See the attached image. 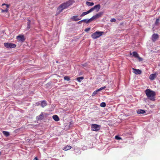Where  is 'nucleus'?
I'll use <instances>...</instances> for the list:
<instances>
[{"instance_id": "nucleus-1", "label": "nucleus", "mask_w": 160, "mask_h": 160, "mask_svg": "<svg viewBox=\"0 0 160 160\" xmlns=\"http://www.w3.org/2000/svg\"><path fill=\"white\" fill-rule=\"evenodd\" d=\"M74 2L73 0H69L61 4L58 8L57 13L59 14L63 10L68 8L69 6L72 5Z\"/></svg>"}, {"instance_id": "nucleus-2", "label": "nucleus", "mask_w": 160, "mask_h": 160, "mask_svg": "<svg viewBox=\"0 0 160 160\" xmlns=\"http://www.w3.org/2000/svg\"><path fill=\"white\" fill-rule=\"evenodd\" d=\"M145 93L148 99L152 101L155 100V93L154 91L147 89L145 90Z\"/></svg>"}, {"instance_id": "nucleus-3", "label": "nucleus", "mask_w": 160, "mask_h": 160, "mask_svg": "<svg viewBox=\"0 0 160 160\" xmlns=\"http://www.w3.org/2000/svg\"><path fill=\"white\" fill-rule=\"evenodd\" d=\"M103 33V32L96 31L92 34L91 37L92 38L96 39L102 36Z\"/></svg>"}, {"instance_id": "nucleus-4", "label": "nucleus", "mask_w": 160, "mask_h": 160, "mask_svg": "<svg viewBox=\"0 0 160 160\" xmlns=\"http://www.w3.org/2000/svg\"><path fill=\"white\" fill-rule=\"evenodd\" d=\"M101 127L100 125L96 124H92L91 125V129L92 131H99Z\"/></svg>"}, {"instance_id": "nucleus-5", "label": "nucleus", "mask_w": 160, "mask_h": 160, "mask_svg": "<svg viewBox=\"0 0 160 160\" xmlns=\"http://www.w3.org/2000/svg\"><path fill=\"white\" fill-rule=\"evenodd\" d=\"M4 46L7 48H15L16 45L12 43L5 42L4 43Z\"/></svg>"}, {"instance_id": "nucleus-6", "label": "nucleus", "mask_w": 160, "mask_h": 160, "mask_svg": "<svg viewBox=\"0 0 160 160\" xmlns=\"http://www.w3.org/2000/svg\"><path fill=\"white\" fill-rule=\"evenodd\" d=\"M45 114V113L44 112H41V114L38 116H37L36 117V119L37 121H41L44 118V114Z\"/></svg>"}, {"instance_id": "nucleus-7", "label": "nucleus", "mask_w": 160, "mask_h": 160, "mask_svg": "<svg viewBox=\"0 0 160 160\" xmlns=\"http://www.w3.org/2000/svg\"><path fill=\"white\" fill-rule=\"evenodd\" d=\"M17 38L19 41L21 42H23L25 41V38L23 35H18L17 37Z\"/></svg>"}, {"instance_id": "nucleus-8", "label": "nucleus", "mask_w": 160, "mask_h": 160, "mask_svg": "<svg viewBox=\"0 0 160 160\" xmlns=\"http://www.w3.org/2000/svg\"><path fill=\"white\" fill-rule=\"evenodd\" d=\"M103 12H100L96 14L95 15L93 16L95 19L101 17Z\"/></svg>"}, {"instance_id": "nucleus-9", "label": "nucleus", "mask_w": 160, "mask_h": 160, "mask_svg": "<svg viewBox=\"0 0 160 160\" xmlns=\"http://www.w3.org/2000/svg\"><path fill=\"white\" fill-rule=\"evenodd\" d=\"M158 38V36L157 34H154L152 36V40L153 42L155 41Z\"/></svg>"}, {"instance_id": "nucleus-10", "label": "nucleus", "mask_w": 160, "mask_h": 160, "mask_svg": "<svg viewBox=\"0 0 160 160\" xmlns=\"http://www.w3.org/2000/svg\"><path fill=\"white\" fill-rule=\"evenodd\" d=\"M132 69L133 70V72L135 74L139 75L142 73V71L141 70L138 69H136L132 68Z\"/></svg>"}, {"instance_id": "nucleus-11", "label": "nucleus", "mask_w": 160, "mask_h": 160, "mask_svg": "<svg viewBox=\"0 0 160 160\" xmlns=\"http://www.w3.org/2000/svg\"><path fill=\"white\" fill-rule=\"evenodd\" d=\"M71 19L73 21H77L81 19V18L78 17V16L75 15L73 16L71 18Z\"/></svg>"}, {"instance_id": "nucleus-12", "label": "nucleus", "mask_w": 160, "mask_h": 160, "mask_svg": "<svg viewBox=\"0 0 160 160\" xmlns=\"http://www.w3.org/2000/svg\"><path fill=\"white\" fill-rule=\"evenodd\" d=\"M27 21H28V22H27V26L26 29L27 30H28L30 28L31 21L29 19V18L27 19Z\"/></svg>"}, {"instance_id": "nucleus-13", "label": "nucleus", "mask_w": 160, "mask_h": 160, "mask_svg": "<svg viewBox=\"0 0 160 160\" xmlns=\"http://www.w3.org/2000/svg\"><path fill=\"white\" fill-rule=\"evenodd\" d=\"M38 104H40L41 103V105L42 108H44L47 105V102L45 100H43L41 101V103L40 102V101L39 102H38Z\"/></svg>"}, {"instance_id": "nucleus-14", "label": "nucleus", "mask_w": 160, "mask_h": 160, "mask_svg": "<svg viewBox=\"0 0 160 160\" xmlns=\"http://www.w3.org/2000/svg\"><path fill=\"white\" fill-rule=\"evenodd\" d=\"M101 7V6L99 4H97L96 5H95L93 8L94 10H96V12H98L99 9H100Z\"/></svg>"}, {"instance_id": "nucleus-15", "label": "nucleus", "mask_w": 160, "mask_h": 160, "mask_svg": "<svg viewBox=\"0 0 160 160\" xmlns=\"http://www.w3.org/2000/svg\"><path fill=\"white\" fill-rule=\"evenodd\" d=\"M156 77V73H152L150 75L149 78L151 80H153Z\"/></svg>"}, {"instance_id": "nucleus-16", "label": "nucleus", "mask_w": 160, "mask_h": 160, "mask_svg": "<svg viewBox=\"0 0 160 160\" xmlns=\"http://www.w3.org/2000/svg\"><path fill=\"white\" fill-rule=\"evenodd\" d=\"M52 118L55 121L57 122L59 120V117L58 115H53Z\"/></svg>"}, {"instance_id": "nucleus-17", "label": "nucleus", "mask_w": 160, "mask_h": 160, "mask_svg": "<svg viewBox=\"0 0 160 160\" xmlns=\"http://www.w3.org/2000/svg\"><path fill=\"white\" fill-rule=\"evenodd\" d=\"M3 134L6 137H8L10 135V134L9 132L6 131H3L2 132Z\"/></svg>"}, {"instance_id": "nucleus-18", "label": "nucleus", "mask_w": 160, "mask_h": 160, "mask_svg": "<svg viewBox=\"0 0 160 160\" xmlns=\"http://www.w3.org/2000/svg\"><path fill=\"white\" fill-rule=\"evenodd\" d=\"M146 112L145 110L142 109H139L137 111V113L138 114H143Z\"/></svg>"}, {"instance_id": "nucleus-19", "label": "nucleus", "mask_w": 160, "mask_h": 160, "mask_svg": "<svg viewBox=\"0 0 160 160\" xmlns=\"http://www.w3.org/2000/svg\"><path fill=\"white\" fill-rule=\"evenodd\" d=\"M72 148V147L69 145H67L63 148V150L67 151L70 150Z\"/></svg>"}, {"instance_id": "nucleus-20", "label": "nucleus", "mask_w": 160, "mask_h": 160, "mask_svg": "<svg viewBox=\"0 0 160 160\" xmlns=\"http://www.w3.org/2000/svg\"><path fill=\"white\" fill-rule=\"evenodd\" d=\"M138 56L139 55L137 52L134 51L132 52V56L134 57L137 58L138 57Z\"/></svg>"}, {"instance_id": "nucleus-21", "label": "nucleus", "mask_w": 160, "mask_h": 160, "mask_svg": "<svg viewBox=\"0 0 160 160\" xmlns=\"http://www.w3.org/2000/svg\"><path fill=\"white\" fill-rule=\"evenodd\" d=\"M86 4L87 6H90L93 5L94 3L93 2H89L87 1L86 2Z\"/></svg>"}, {"instance_id": "nucleus-22", "label": "nucleus", "mask_w": 160, "mask_h": 160, "mask_svg": "<svg viewBox=\"0 0 160 160\" xmlns=\"http://www.w3.org/2000/svg\"><path fill=\"white\" fill-rule=\"evenodd\" d=\"M84 78L83 77H79L77 78V80L79 82H81V81Z\"/></svg>"}, {"instance_id": "nucleus-23", "label": "nucleus", "mask_w": 160, "mask_h": 160, "mask_svg": "<svg viewBox=\"0 0 160 160\" xmlns=\"http://www.w3.org/2000/svg\"><path fill=\"white\" fill-rule=\"evenodd\" d=\"M100 106L102 107H105L106 106V104L105 102H102L100 104Z\"/></svg>"}, {"instance_id": "nucleus-24", "label": "nucleus", "mask_w": 160, "mask_h": 160, "mask_svg": "<svg viewBox=\"0 0 160 160\" xmlns=\"http://www.w3.org/2000/svg\"><path fill=\"white\" fill-rule=\"evenodd\" d=\"M94 20H95L93 16L90 19H88V23L92 22Z\"/></svg>"}, {"instance_id": "nucleus-25", "label": "nucleus", "mask_w": 160, "mask_h": 160, "mask_svg": "<svg viewBox=\"0 0 160 160\" xmlns=\"http://www.w3.org/2000/svg\"><path fill=\"white\" fill-rule=\"evenodd\" d=\"M64 79L67 81H69L70 80V78L68 76H66L64 77Z\"/></svg>"}, {"instance_id": "nucleus-26", "label": "nucleus", "mask_w": 160, "mask_h": 160, "mask_svg": "<svg viewBox=\"0 0 160 160\" xmlns=\"http://www.w3.org/2000/svg\"><path fill=\"white\" fill-rule=\"evenodd\" d=\"M8 11V10L7 8H6L5 10H3L2 9H1V12L2 13H3L4 12H7Z\"/></svg>"}, {"instance_id": "nucleus-27", "label": "nucleus", "mask_w": 160, "mask_h": 160, "mask_svg": "<svg viewBox=\"0 0 160 160\" xmlns=\"http://www.w3.org/2000/svg\"><path fill=\"white\" fill-rule=\"evenodd\" d=\"M87 13L86 12H82L80 15V17H83L84 16L86 15H87Z\"/></svg>"}, {"instance_id": "nucleus-28", "label": "nucleus", "mask_w": 160, "mask_h": 160, "mask_svg": "<svg viewBox=\"0 0 160 160\" xmlns=\"http://www.w3.org/2000/svg\"><path fill=\"white\" fill-rule=\"evenodd\" d=\"M115 138L117 140L121 139L122 138L118 135H117L115 136Z\"/></svg>"}, {"instance_id": "nucleus-29", "label": "nucleus", "mask_w": 160, "mask_h": 160, "mask_svg": "<svg viewBox=\"0 0 160 160\" xmlns=\"http://www.w3.org/2000/svg\"><path fill=\"white\" fill-rule=\"evenodd\" d=\"M88 19H84L82 20V22H84L86 23H88Z\"/></svg>"}, {"instance_id": "nucleus-30", "label": "nucleus", "mask_w": 160, "mask_h": 160, "mask_svg": "<svg viewBox=\"0 0 160 160\" xmlns=\"http://www.w3.org/2000/svg\"><path fill=\"white\" fill-rule=\"evenodd\" d=\"M159 20H160L159 18H157L155 22V24L156 25H157L159 23Z\"/></svg>"}, {"instance_id": "nucleus-31", "label": "nucleus", "mask_w": 160, "mask_h": 160, "mask_svg": "<svg viewBox=\"0 0 160 160\" xmlns=\"http://www.w3.org/2000/svg\"><path fill=\"white\" fill-rule=\"evenodd\" d=\"M98 93V92H97V91H96V90L95 91H94L92 93V96H94L96 94H97Z\"/></svg>"}, {"instance_id": "nucleus-32", "label": "nucleus", "mask_w": 160, "mask_h": 160, "mask_svg": "<svg viewBox=\"0 0 160 160\" xmlns=\"http://www.w3.org/2000/svg\"><path fill=\"white\" fill-rule=\"evenodd\" d=\"M116 21V20L115 18H112L111 19L110 22H115Z\"/></svg>"}, {"instance_id": "nucleus-33", "label": "nucleus", "mask_w": 160, "mask_h": 160, "mask_svg": "<svg viewBox=\"0 0 160 160\" xmlns=\"http://www.w3.org/2000/svg\"><path fill=\"white\" fill-rule=\"evenodd\" d=\"M137 58H138L139 61V62L142 61L143 60L142 58H141L139 57V55L138 56V57H137Z\"/></svg>"}, {"instance_id": "nucleus-34", "label": "nucleus", "mask_w": 160, "mask_h": 160, "mask_svg": "<svg viewBox=\"0 0 160 160\" xmlns=\"http://www.w3.org/2000/svg\"><path fill=\"white\" fill-rule=\"evenodd\" d=\"M82 66L84 67H87L88 66V63L86 62L82 64Z\"/></svg>"}, {"instance_id": "nucleus-35", "label": "nucleus", "mask_w": 160, "mask_h": 160, "mask_svg": "<svg viewBox=\"0 0 160 160\" xmlns=\"http://www.w3.org/2000/svg\"><path fill=\"white\" fill-rule=\"evenodd\" d=\"M90 28H87L85 29V31L86 32H88L90 30Z\"/></svg>"}, {"instance_id": "nucleus-36", "label": "nucleus", "mask_w": 160, "mask_h": 160, "mask_svg": "<svg viewBox=\"0 0 160 160\" xmlns=\"http://www.w3.org/2000/svg\"><path fill=\"white\" fill-rule=\"evenodd\" d=\"M106 88V86H104L103 87L100 88L99 89H100V91H101V90L104 89H105Z\"/></svg>"}, {"instance_id": "nucleus-37", "label": "nucleus", "mask_w": 160, "mask_h": 160, "mask_svg": "<svg viewBox=\"0 0 160 160\" xmlns=\"http://www.w3.org/2000/svg\"><path fill=\"white\" fill-rule=\"evenodd\" d=\"M82 22V20L78 22L77 23L78 24H80Z\"/></svg>"}, {"instance_id": "nucleus-38", "label": "nucleus", "mask_w": 160, "mask_h": 160, "mask_svg": "<svg viewBox=\"0 0 160 160\" xmlns=\"http://www.w3.org/2000/svg\"><path fill=\"white\" fill-rule=\"evenodd\" d=\"M78 150H79V149L78 148H76V149H74L75 152H76V151H78Z\"/></svg>"}, {"instance_id": "nucleus-39", "label": "nucleus", "mask_w": 160, "mask_h": 160, "mask_svg": "<svg viewBox=\"0 0 160 160\" xmlns=\"http://www.w3.org/2000/svg\"><path fill=\"white\" fill-rule=\"evenodd\" d=\"M6 6L7 7V8L8 9V8H9V5L8 4H6Z\"/></svg>"}, {"instance_id": "nucleus-40", "label": "nucleus", "mask_w": 160, "mask_h": 160, "mask_svg": "<svg viewBox=\"0 0 160 160\" xmlns=\"http://www.w3.org/2000/svg\"><path fill=\"white\" fill-rule=\"evenodd\" d=\"M90 9V10H91V11L92 12V11H93L94 10V9H93V7L92 8H91V9Z\"/></svg>"}, {"instance_id": "nucleus-41", "label": "nucleus", "mask_w": 160, "mask_h": 160, "mask_svg": "<svg viewBox=\"0 0 160 160\" xmlns=\"http://www.w3.org/2000/svg\"><path fill=\"white\" fill-rule=\"evenodd\" d=\"M96 91H97V92L98 93V92L100 91H101L100 90V89L99 88V89H98L97 90H96Z\"/></svg>"}, {"instance_id": "nucleus-42", "label": "nucleus", "mask_w": 160, "mask_h": 160, "mask_svg": "<svg viewBox=\"0 0 160 160\" xmlns=\"http://www.w3.org/2000/svg\"><path fill=\"white\" fill-rule=\"evenodd\" d=\"M96 91H97V92L98 93V92L100 91H101L100 90V89L99 88V89H98L97 90H96Z\"/></svg>"}, {"instance_id": "nucleus-43", "label": "nucleus", "mask_w": 160, "mask_h": 160, "mask_svg": "<svg viewBox=\"0 0 160 160\" xmlns=\"http://www.w3.org/2000/svg\"><path fill=\"white\" fill-rule=\"evenodd\" d=\"M33 160H38V159L37 157H35V158Z\"/></svg>"}, {"instance_id": "nucleus-44", "label": "nucleus", "mask_w": 160, "mask_h": 160, "mask_svg": "<svg viewBox=\"0 0 160 160\" xmlns=\"http://www.w3.org/2000/svg\"><path fill=\"white\" fill-rule=\"evenodd\" d=\"M7 4L5 3H3L2 5V6H4V5H5L6 6Z\"/></svg>"}, {"instance_id": "nucleus-45", "label": "nucleus", "mask_w": 160, "mask_h": 160, "mask_svg": "<svg viewBox=\"0 0 160 160\" xmlns=\"http://www.w3.org/2000/svg\"><path fill=\"white\" fill-rule=\"evenodd\" d=\"M86 13H87V14L90 13L89 12V11L88 10V11L87 12H86Z\"/></svg>"}, {"instance_id": "nucleus-46", "label": "nucleus", "mask_w": 160, "mask_h": 160, "mask_svg": "<svg viewBox=\"0 0 160 160\" xmlns=\"http://www.w3.org/2000/svg\"><path fill=\"white\" fill-rule=\"evenodd\" d=\"M88 11L90 13L92 12L90 9Z\"/></svg>"}, {"instance_id": "nucleus-47", "label": "nucleus", "mask_w": 160, "mask_h": 160, "mask_svg": "<svg viewBox=\"0 0 160 160\" xmlns=\"http://www.w3.org/2000/svg\"><path fill=\"white\" fill-rule=\"evenodd\" d=\"M72 124V122H70V125H71V124Z\"/></svg>"}, {"instance_id": "nucleus-48", "label": "nucleus", "mask_w": 160, "mask_h": 160, "mask_svg": "<svg viewBox=\"0 0 160 160\" xmlns=\"http://www.w3.org/2000/svg\"><path fill=\"white\" fill-rule=\"evenodd\" d=\"M1 154V152H0V155Z\"/></svg>"}, {"instance_id": "nucleus-49", "label": "nucleus", "mask_w": 160, "mask_h": 160, "mask_svg": "<svg viewBox=\"0 0 160 160\" xmlns=\"http://www.w3.org/2000/svg\"><path fill=\"white\" fill-rule=\"evenodd\" d=\"M76 153L78 152L77 151H76Z\"/></svg>"}]
</instances>
